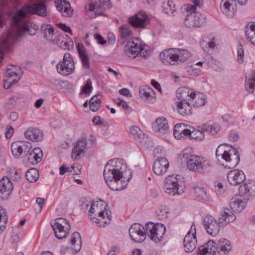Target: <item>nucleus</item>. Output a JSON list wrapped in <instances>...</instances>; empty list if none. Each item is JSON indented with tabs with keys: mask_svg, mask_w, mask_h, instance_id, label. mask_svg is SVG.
<instances>
[{
	"mask_svg": "<svg viewBox=\"0 0 255 255\" xmlns=\"http://www.w3.org/2000/svg\"><path fill=\"white\" fill-rule=\"evenodd\" d=\"M52 42L55 43L63 49L69 50L73 46V41L67 35L65 34L58 35L52 40Z\"/></svg>",
	"mask_w": 255,
	"mask_h": 255,
	"instance_id": "nucleus-23",
	"label": "nucleus"
},
{
	"mask_svg": "<svg viewBox=\"0 0 255 255\" xmlns=\"http://www.w3.org/2000/svg\"><path fill=\"white\" fill-rule=\"evenodd\" d=\"M29 13L45 16L47 14L46 4L40 2L32 5H26L13 14L11 27L0 46V62L3 59V53L9 50L13 43L20 40L27 34L32 36L36 34L38 26L28 20L27 14Z\"/></svg>",
	"mask_w": 255,
	"mask_h": 255,
	"instance_id": "nucleus-1",
	"label": "nucleus"
},
{
	"mask_svg": "<svg viewBox=\"0 0 255 255\" xmlns=\"http://www.w3.org/2000/svg\"><path fill=\"white\" fill-rule=\"evenodd\" d=\"M215 190L217 195H222L225 192V189L222 183L219 182L215 183Z\"/></svg>",
	"mask_w": 255,
	"mask_h": 255,
	"instance_id": "nucleus-57",
	"label": "nucleus"
},
{
	"mask_svg": "<svg viewBox=\"0 0 255 255\" xmlns=\"http://www.w3.org/2000/svg\"><path fill=\"white\" fill-rule=\"evenodd\" d=\"M41 30L44 34V38L47 40L52 41L53 40L52 37L54 35V28L49 24H43L41 25Z\"/></svg>",
	"mask_w": 255,
	"mask_h": 255,
	"instance_id": "nucleus-44",
	"label": "nucleus"
},
{
	"mask_svg": "<svg viewBox=\"0 0 255 255\" xmlns=\"http://www.w3.org/2000/svg\"><path fill=\"white\" fill-rule=\"evenodd\" d=\"M153 129L157 132L167 133L169 130V126L167 120L164 117L157 118L152 126Z\"/></svg>",
	"mask_w": 255,
	"mask_h": 255,
	"instance_id": "nucleus-26",
	"label": "nucleus"
},
{
	"mask_svg": "<svg viewBox=\"0 0 255 255\" xmlns=\"http://www.w3.org/2000/svg\"><path fill=\"white\" fill-rule=\"evenodd\" d=\"M57 9L61 12L62 16L67 17L72 14L73 10L71 9V6L69 2L65 0H58L56 4Z\"/></svg>",
	"mask_w": 255,
	"mask_h": 255,
	"instance_id": "nucleus-32",
	"label": "nucleus"
},
{
	"mask_svg": "<svg viewBox=\"0 0 255 255\" xmlns=\"http://www.w3.org/2000/svg\"><path fill=\"white\" fill-rule=\"evenodd\" d=\"M145 229L148 236L155 243L162 240L163 236L166 231V228L163 224H154L152 222H149L145 225Z\"/></svg>",
	"mask_w": 255,
	"mask_h": 255,
	"instance_id": "nucleus-7",
	"label": "nucleus"
},
{
	"mask_svg": "<svg viewBox=\"0 0 255 255\" xmlns=\"http://www.w3.org/2000/svg\"><path fill=\"white\" fill-rule=\"evenodd\" d=\"M31 148V143L29 142L16 141L13 142L11 145L12 154L17 158L26 156L29 152Z\"/></svg>",
	"mask_w": 255,
	"mask_h": 255,
	"instance_id": "nucleus-10",
	"label": "nucleus"
},
{
	"mask_svg": "<svg viewBox=\"0 0 255 255\" xmlns=\"http://www.w3.org/2000/svg\"><path fill=\"white\" fill-rule=\"evenodd\" d=\"M190 56V53L188 50L179 48L164 49L159 54L161 61L166 65H176L182 63Z\"/></svg>",
	"mask_w": 255,
	"mask_h": 255,
	"instance_id": "nucleus-3",
	"label": "nucleus"
},
{
	"mask_svg": "<svg viewBox=\"0 0 255 255\" xmlns=\"http://www.w3.org/2000/svg\"><path fill=\"white\" fill-rule=\"evenodd\" d=\"M119 93L122 95L131 97V94L130 93L129 90L127 88H123L119 90Z\"/></svg>",
	"mask_w": 255,
	"mask_h": 255,
	"instance_id": "nucleus-64",
	"label": "nucleus"
},
{
	"mask_svg": "<svg viewBox=\"0 0 255 255\" xmlns=\"http://www.w3.org/2000/svg\"><path fill=\"white\" fill-rule=\"evenodd\" d=\"M214 242L213 251L214 254L217 252L220 255H227L231 250L232 247L230 242L226 239H221L218 241L216 244L215 241Z\"/></svg>",
	"mask_w": 255,
	"mask_h": 255,
	"instance_id": "nucleus-21",
	"label": "nucleus"
},
{
	"mask_svg": "<svg viewBox=\"0 0 255 255\" xmlns=\"http://www.w3.org/2000/svg\"><path fill=\"white\" fill-rule=\"evenodd\" d=\"M193 90L187 87L178 88L176 91L177 99L179 102H190V97L193 94Z\"/></svg>",
	"mask_w": 255,
	"mask_h": 255,
	"instance_id": "nucleus-30",
	"label": "nucleus"
},
{
	"mask_svg": "<svg viewBox=\"0 0 255 255\" xmlns=\"http://www.w3.org/2000/svg\"><path fill=\"white\" fill-rule=\"evenodd\" d=\"M193 189L197 197L205 201L209 200V197L205 188L197 186Z\"/></svg>",
	"mask_w": 255,
	"mask_h": 255,
	"instance_id": "nucleus-46",
	"label": "nucleus"
},
{
	"mask_svg": "<svg viewBox=\"0 0 255 255\" xmlns=\"http://www.w3.org/2000/svg\"><path fill=\"white\" fill-rule=\"evenodd\" d=\"M139 97L148 103H153L155 100L154 93L148 86L140 87L139 89Z\"/></svg>",
	"mask_w": 255,
	"mask_h": 255,
	"instance_id": "nucleus-29",
	"label": "nucleus"
},
{
	"mask_svg": "<svg viewBox=\"0 0 255 255\" xmlns=\"http://www.w3.org/2000/svg\"><path fill=\"white\" fill-rule=\"evenodd\" d=\"M245 88L247 91L253 93L255 88V72L252 71L250 74L246 75Z\"/></svg>",
	"mask_w": 255,
	"mask_h": 255,
	"instance_id": "nucleus-43",
	"label": "nucleus"
},
{
	"mask_svg": "<svg viewBox=\"0 0 255 255\" xmlns=\"http://www.w3.org/2000/svg\"><path fill=\"white\" fill-rule=\"evenodd\" d=\"M135 40L136 42L134 41L127 42V44L125 46V52L129 57L135 58L143 50L138 39H136Z\"/></svg>",
	"mask_w": 255,
	"mask_h": 255,
	"instance_id": "nucleus-17",
	"label": "nucleus"
},
{
	"mask_svg": "<svg viewBox=\"0 0 255 255\" xmlns=\"http://www.w3.org/2000/svg\"><path fill=\"white\" fill-rule=\"evenodd\" d=\"M74 147L71 152V158L74 160H78L81 154L85 153L87 143L86 139L84 137L79 139L74 144Z\"/></svg>",
	"mask_w": 255,
	"mask_h": 255,
	"instance_id": "nucleus-22",
	"label": "nucleus"
},
{
	"mask_svg": "<svg viewBox=\"0 0 255 255\" xmlns=\"http://www.w3.org/2000/svg\"><path fill=\"white\" fill-rule=\"evenodd\" d=\"M107 3H108V8H110L112 7V4L109 0L107 1L106 2L103 0H96L93 3L90 4L87 11L89 16L92 18L96 17L97 15H100L102 12H99V10L106 5Z\"/></svg>",
	"mask_w": 255,
	"mask_h": 255,
	"instance_id": "nucleus-18",
	"label": "nucleus"
},
{
	"mask_svg": "<svg viewBox=\"0 0 255 255\" xmlns=\"http://www.w3.org/2000/svg\"><path fill=\"white\" fill-rule=\"evenodd\" d=\"M9 172L10 174V177L13 181H17L20 179V174L15 169H10L9 170Z\"/></svg>",
	"mask_w": 255,
	"mask_h": 255,
	"instance_id": "nucleus-56",
	"label": "nucleus"
},
{
	"mask_svg": "<svg viewBox=\"0 0 255 255\" xmlns=\"http://www.w3.org/2000/svg\"><path fill=\"white\" fill-rule=\"evenodd\" d=\"M157 215L159 217L160 219H167L168 217V212L166 210H165L164 209L162 210V209H161L158 212H157Z\"/></svg>",
	"mask_w": 255,
	"mask_h": 255,
	"instance_id": "nucleus-60",
	"label": "nucleus"
},
{
	"mask_svg": "<svg viewBox=\"0 0 255 255\" xmlns=\"http://www.w3.org/2000/svg\"><path fill=\"white\" fill-rule=\"evenodd\" d=\"M214 244L212 240H210L204 245L199 246L197 255H215L213 251Z\"/></svg>",
	"mask_w": 255,
	"mask_h": 255,
	"instance_id": "nucleus-37",
	"label": "nucleus"
},
{
	"mask_svg": "<svg viewBox=\"0 0 255 255\" xmlns=\"http://www.w3.org/2000/svg\"><path fill=\"white\" fill-rule=\"evenodd\" d=\"M92 89L93 87L92 85V82L91 81H87L86 84L82 87L81 93L87 95H90Z\"/></svg>",
	"mask_w": 255,
	"mask_h": 255,
	"instance_id": "nucleus-54",
	"label": "nucleus"
},
{
	"mask_svg": "<svg viewBox=\"0 0 255 255\" xmlns=\"http://www.w3.org/2000/svg\"><path fill=\"white\" fill-rule=\"evenodd\" d=\"M169 166L168 160L165 157H160L154 161L152 169L155 174L162 175L167 171Z\"/></svg>",
	"mask_w": 255,
	"mask_h": 255,
	"instance_id": "nucleus-20",
	"label": "nucleus"
},
{
	"mask_svg": "<svg viewBox=\"0 0 255 255\" xmlns=\"http://www.w3.org/2000/svg\"><path fill=\"white\" fill-rule=\"evenodd\" d=\"M246 37L248 40L255 46V23H248L245 30Z\"/></svg>",
	"mask_w": 255,
	"mask_h": 255,
	"instance_id": "nucleus-42",
	"label": "nucleus"
},
{
	"mask_svg": "<svg viewBox=\"0 0 255 255\" xmlns=\"http://www.w3.org/2000/svg\"><path fill=\"white\" fill-rule=\"evenodd\" d=\"M236 3V0H222L220 8L226 15L232 16L234 14L233 5Z\"/></svg>",
	"mask_w": 255,
	"mask_h": 255,
	"instance_id": "nucleus-34",
	"label": "nucleus"
},
{
	"mask_svg": "<svg viewBox=\"0 0 255 255\" xmlns=\"http://www.w3.org/2000/svg\"><path fill=\"white\" fill-rule=\"evenodd\" d=\"M185 128V125L184 124L180 123L176 124L174 127L173 133L174 136L177 139H180L179 135L181 134V132L183 131V129Z\"/></svg>",
	"mask_w": 255,
	"mask_h": 255,
	"instance_id": "nucleus-53",
	"label": "nucleus"
},
{
	"mask_svg": "<svg viewBox=\"0 0 255 255\" xmlns=\"http://www.w3.org/2000/svg\"><path fill=\"white\" fill-rule=\"evenodd\" d=\"M225 145L221 144L218 146L216 151V156L218 160H220V157L224 160L226 157L227 153H228V150L225 149Z\"/></svg>",
	"mask_w": 255,
	"mask_h": 255,
	"instance_id": "nucleus-52",
	"label": "nucleus"
},
{
	"mask_svg": "<svg viewBox=\"0 0 255 255\" xmlns=\"http://www.w3.org/2000/svg\"><path fill=\"white\" fill-rule=\"evenodd\" d=\"M130 133L135 140L140 143L142 142L144 134L138 127L134 126L130 127Z\"/></svg>",
	"mask_w": 255,
	"mask_h": 255,
	"instance_id": "nucleus-45",
	"label": "nucleus"
},
{
	"mask_svg": "<svg viewBox=\"0 0 255 255\" xmlns=\"http://www.w3.org/2000/svg\"><path fill=\"white\" fill-rule=\"evenodd\" d=\"M129 23L135 28H144L149 22V17L143 11L138 13L128 18Z\"/></svg>",
	"mask_w": 255,
	"mask_h": 255,
	"instance_id": "nucleus-14",
	"label": "nucleus"
},
{
	"mask_svg": "<svg viewBox=\"0 0 255 255\" xmlns=\"http://www.w3.org/2000/svg\"><path fill=\"white\" fill-rule=\"evenodd\" d=\"M183 8L187 12L184 18V23L187 27H200L205 22V16L196 12V7L194 5L187 4Z\"/></svg>",
	"mask_w": 255,
	"mask_h": 255,
	"instance_id": "nucleus-6",
	"label": "nucleus"
},
{
	"mask_svg": "<svg viewBox=\"0 0 255 255\" xmlns=\"http://www.w3.org/2000/svg\"><path fill=\"white\" fill-rule=\"evenodd\" d=\"M164 190L165 193L172 196L181 195L183 192V190L180 189L178 179L173 175L166 178Z\"/></svg>",
	"mask_w": 255,
	"mask_h": 255,
	"instance_id": "nucleus-12",
	"label": "nucleus"
},
{
	"mask_svg": "<svg viewBox=\"0 0 255 255\" xmlns=\"http://www.w3.org/2000/svg\"><path fill=\"white\" fill-rule=\"evenodd\" d=\"M43 156V152L41 148L35 147L29 153L28 160L32 165L37 164L41 161Z\"/></svg>",
	"mask_w": 255,
	"mask_h": 255,
	"instance_id": "nucleus-35",
	"label": "nucleus"
},
{
	"mask_svg": "<svg viewBox=\"0 0 255 255\" xmlns=\"http://www.w3.org/2000/svg\"><path fill=\"white\" fill-rule=\"evenodd\" d=\"M71 245L73 246V253L76 254L78 253L81 248L82 241L80 234L77 232H74L72 235L70 240Z\"/></svg>",
	"mask_w": 255,
	"mask_h": 255,
	"instance_id": "nucleus-39",
	"label": "nucleus"
},
{
	"mask_svg": "<svg viewBox=\"0 0 255 255\" xmlns=\"http://www.w3.org/2000/svg\"><path fill=\"white\" fill-rule=\"evenodd\" d=\"M247 204V201L243 200L241 198L232 199L230 203V210L234 214L233 212L236 213L241 212L245 208Z\"/></svg>",
	"mask_w": 255,
	"mask_h": 255,
	"instance_id": "nucleus-33",
	"label": "nucleus"
},
{
	"mask_svg": "<svg viewBox=\"0 0 255 255\" xmlns=\"http://www.w3.org/2000/svg\"><path fill=\"white\" fill-rule=\"evenodd\" d=\"M144 227L138 223L133 224L129 229V235L131 239L135 243H141L146 239Z\"/></svg>",
	"mask_w": 255,
	"mask_h": 255,
	"instance_id": "nucleus-13",
	"label": "nucleus"
},
{
	"mask_svg": "<svg viewBox=\"0 0 255 255\" xmlns=\"http://www.w3.org/2000/svg\"><path fill=\"white\" fill-rule=\"evenodd\" d=\"M196 231L195 225H192L190 230L183 240L184 251L186 253H191L197 247Z\"/></svg>",
	"mask_w": 255,
	"mask_h": 255,
	"instance_id": "nucleus-11",
	"label": "nucleus"
},
{
	"mask_svg": "<svg viewBox=\"0 0 255 255\" xmlns=\"http://www.w3.org/2000/svg\"><path fill=\"white\" fill-rule=\"evenodd\" d=\"M228 182L233 186L241 185L246 180V177L242 170L234 169L230 171L227 175Z\"/></svg>",
	"mask_w": 255,
	"mask_h": 255,
	"instance_id": "nucleus-16",
	"label": "nucleus"
},
{
	"mask_svg": "<svg viewBox=\"0 0 255 255\" xmlns=\"http://www.w3.org/2000/svg\"><path fill=\"white\" fill-rule=\"evenodd\" d=\"M25 137L32 141H39L43 137V132L38 128H31L26 130L24 132Z\"/></svg>",
	"mask_w": 255,
	"mask_h": 255,
	"instance_id": "nucleus-31",
	"label": "nucleus"
},
{
	"mask_svg": "<svg viewBox=\"0 0 255 255\" xmlns=\"http://www.w3.org/2000/svg\"><path fill=\"white\" fill-rule=\"evenodd\" d=\"M190 102L192 106L199 107L206 104L207 98L204 94L193 91V94L190 97Z\"/></svg>",
	"mask_w": 255,
	"mask_h": 255,
	"instance_id": "nucleus-28",
	"label": "nucleus"
},
{
	"mask_svg": "<svg viewBox=\"0 0 255 255\" xmlns=\"http://www.w3.org/2000/svg\"><path fill=\"white\" fill-rule=\"evenodd\" d=\"M57 72L63 75H68L73 73L75 66L71 55L65 53L63 56V61L57 65Z\"/></svg>",
	"mask_w": 255,
	"mask_h": 255,
	"instance_id": "nucleus-9",
	"label": "nucleus"
},
{
	"mask_svg": "<svg viewBox=\"0 0 255 255\" xmlns=\"http://www.w3.org/2000/svg\"><path fill=\"white\" fill-rule=\"evenodd\" d=\"M27 180L30 183L36 181L39 178L38 171L35 168H31L26 173Z\"/></svg>",
	"mask_w": 255,
	"mask_h": 255,
	"instance_id": "nucleus-48",
	"label": "nucleus"
},
{
	"mask_svg": "<svg viewBox=\"0 0 255 255\" xmlns=\"http://www.w3.org/2000/svg\"><path fill=\"white\" fill-rule=\"evenodd\" d=\"M201 46L204 51H208L209 48L213 49L215 46V43L213 41L206 42L203 41L201 42Z\"/></svg>",
	"mask_w": 255,
	"mask_h": 255,
	"instance_id": "nucleus-55",
	"label": "nucleus"
},
{
	"mask_svg": "<svg viewBox=\"0 0 255 255\" xmlns=\"http://www.w3.org/2000/svg\"><path fill=\"white\" fill-rule=\"evenodd\" d=\"M182 157L190 170L199 173H204L210 171V161L204 157L189 154L188 149L183 150Z\"/></svg>",
	"mask_w": 255,
	"mask_h": 255,
	"instance_id": "nucleus-4",
	"label": "nucleus"
},
{
	"mask_svg": "<svg viewBox=\"0 0 255 255\" xmlns=\"http://www.w3.org/2000/svg\"><path fill=\"white\" fill-rule=\"evenodd\" d=\"M119 35L121 43L124 44L129 41L133 35V32L128 24H123L119 28Z\"/></svg>",
	"mask_w": 255,
	"mask_h": 255,
	"instance_id": "nucleus-27",
	"label": "nucleus"
},
{
	"mask_svg": "<svg viewBox=\"0 0 255 255\" xmlns=\"http://www.w3.org/2000/svg\"><path fill=\"white\" fill-rule=\"evenodd\" d=\"M16 68H8L5 73V78L3 80L4 89H9L13 84L17 83L20 77L15 71Z\"/></svg>",
	"mask_w": 255,
	"mask_h": 255,
	"instance_id": "nucleus-19",
	"label": "nucleus"
},
{
	"mask_svg": "<svg viewBox=\"0 0 255 255\" xmlns=\"http://www.w3.org/2000/svg\"><path fill=\"white\" fill-rule=\"evenodd\" d=\"M6 129L5 137L7 139L10 138L13 134L14 128L11 126H7Z\"/></svg>",
	"mask_w": 255,
	"mask_h": 255,
	"instance_id": "nucleus-61",
	"label": "nucleus"
},
{
	"mask_svg": "<svg viewBox=\"0 0 255 255\" xmlns=\"http://www.w3.org/2000/svg\"><path fill=\"white\" fill-rule=\"evenodd\" d=\"M203 128L201 129H203V130L205 131V133L207 132L209 134H211L212 135L217 134L220 129L219 125L217 124H214L212 125L204 124L203 125Z\"/></svg>",
	"mask_w": 255,
	"mask_h": 255,
	"instance_id": "nucleus-49",
	"label": "nucleus"
},
{
	"mask_svg": "<svg viewBox=\"0 0 255 255\" xmlns=\"http://www.w3.org/2000/svg\"><path fill=\"white\" fill-rule=\"evenodd\" d=\"M163 6L164 12L169 15H174V12H176V5L172 1H168L167 3H164Z\"/></svg>",
	"mask_w": 255,
	"mask_h": 255,
	"instance_id": "nucleus-50",
	"label": "nucleus"
},
{
	"mask_svg": "<svg viewBox=\"0 0 255 255\" xmlns=\"http://www.w3.org/2000/svg\"><path fill=\"white\" fill-rule=\"evenodd\" d=\"M178 113L182 116L192 115V105L190 102H178L177 105Z\"/></svg>",
	"mask_w": 255,
	"mask_h": 255,
	"instance_id": "nucleus-36",
	"label": "nucleus"
},
{
	"mask_svg": "<svg viewBox=\"0 0 255 255\" xmlns=\"http://www.w3.org/2000/svg\"><path fill=\"white\" fill-rule=\"evenodd\" d=\"M122 162L123 160L116 158L110 160L106 163L103 175L107 184L115 178L123 177L125 165Z\"/></svg>",
	"mask_w": 255,
	"mask_h": 255,
	"instance_id": "nucleus-5",
	"label": "nucleus"
},
{
	"mask_svg": "<svg viewBox=\"0 0 255 255\" xmlns=\"http://www.w3.org/2000/svg\"><path fill=\"white\" fill-rule=\"evenodd\" d=\"M58 25L59 27L62 29L64 32H69L72 34V31L70 27L67 26L65 24L59 23L58 24Z\"/></svg>",
	"mask_w": 255,
	"mask_h": 255,
	"instance_id": "nucleus-62",
	"label": "nucleus"
},
{
	"mask_svg": "<svg viewBox=\"0 0 255 255\" xmlns=\"http://www.w3.org/2000/svg\"><path fill=\"white\" fill-rule=\"evenodd\" d=\"M239 138V135L238 133L236 131H232L229 134V139L232 141H236Z\"/></svg>",
	"mask_w": 255,
	"mask_h": 255,
	"instance_id": "nucleus-59",
	"label": "nucleus"
},
{
	"mask_svg": "<svg viewBox=\"0 0 255 255\" xmlns=\"http://www.w3.org/2000/svg\"><path fill=\"white\" fill-rule=\"evenodd\" d=\"M239 194L241 196L246 198L255 196V181L245 180L239 188Z\"/></svg>",
	"mask_w": 255,
	"mask_h": 255,
	"instance_id": "nucleus-15",
	"label": "nucleus"
},
{
	"mask_svg": "<svg viewBox=\"0 0 255 255\" xmlns=\"http://www.w3.org/2000/svg\"><path fill=\"white\" fill-rule=\"evenodd\" d=\"M8 216L5 210L0 206V235L6 227Z\"/></svg>",
	"mask_w": 255,
	"mask_h": 255,
	"instance_id": "nucleus-47",
	"label": "nucleus"
},
{
	"mask_svg": "<svg viewBox=\"0 0 255 255\" xmlns=\"http://www.w3.org/2000/svg\"><path fill=\"white\" fill-rule=\"evenodd\" d=\"M13 184L7 177H4L0 180V192L1 194L7 192V194L13 190Z\"/></svg>",
	"mask_w": 255,
	"mask_h": 255,
	"instance_id": "nucleus-41",
	"label": "nucleus"
},
{
	"mask_svg": "<svg viewBox=\"0 0 255 255\" xmlns=\"http://www.w3.org/2000/svg\"><path fill=\"white\" fill-rule=\"evenodd\" d=\"M236 217L229 208H224L220 212L218 222L211 215L206 216L204 219V226L207 233L212 236H216L220 231V227H225L228 223L233 222Z\"/></svg>",
	"mask_w": 255,
	"mask_h": 255,
	"instance_id": "nucleus-2",
	"label": "nucleus"
},
{
	"mask_svg": "<svg viewBox=\"0 0 255 255\" xmlns=\"http://www.w3.org/2000/svg\"><path fill=\"white\" fill-rule=\"evenodd\" d=\"M203 125L199 126L197 129H195L193 127H191V133L189 138L193 139L196 141H202L205 138V131L203 129Z\"/></svg>",
	"mask_w": 255,
	"mask_h": 255,
	"instance_id": "nucleus-40",
	"label": "nucleus"
},
{
	"mask_svg": "<svg viewBox=\"0 0 255 255\" xmlns=\"http://www.w3.org/2000/svg\"><path fill=\"white\" fill-rule=\"evenodd\" d=\"M240 160L238 151L234 148L228 150V153H227L226 157L224 159L228 163L229 168H235L239 164Z\"/></svg>",
	"mask_w": 255,
	"mask_h": 255,
	"instance_id": "nucleus-24",
	"label": "nucleus"
},
{
	"mask_svg": "<svg viewBox=\"0 0 255 255\" xmlns=\"http://www.w3.org/2000/svg\"><path fill=\"white\" fill-rule=\"evenodd\" d=\"M60 174L62 175L67 172H72L69 167H67L65 165H62L59 168Z\"/></svg>",
	"mask_w": 255,
	"mask_h": 255,
	"instance_id": "nucleus-63",
	"label": "nucleus"
},
{
	"mask_svg": "<svg viewBox=\"0 0 255 255\" xmlns=\"http://www.w3.org/2000/svg\"><path fill=\"white\" fill-rule=\"evenodd\" d=\"M131 176L130 177H128L127 179L125 177L117 178L110 181L107 184L108 187L113 191H121L124 189L128 185V182L130 179Z\"/></svg>",
	"mask_w": 255,
	"mask_h": 255,
	"instance_id": "nucleus-25",
	"label": "nucleus"
},
{
	"mask_svg": "<svg viewBox=\"0 0 255 255\" xmlns=\"http://www.w3.org/2000/svg\"><path fill=\"white\" fill-rule=\"evenodd\" d=\"M54 231V234L58 239L65 238L70 230L71 226L69 222L65 218H59L55 220L54 223L51 225Z\"/></svg>",
	"mask_w": 255,
	"mask_h": 255,
	"instance_id": "nucleus-8",
	"label": "nucleus"
},
{
	"mask_svg": "<svg viewBox=\"0 0 255 255\" xmlns=\"http://www.w3.org/2000/svg\"><path fill=\"white\" fill-rule=\"evenodd\" d=\"M101 100L98 98L97 95L93 96L90 101L89 106L91 110L94 112H96L99 108Z\"/></svg>",
	"mask_w": 255,
	"mask_h": 255,
	"instance_id": "nucleus-51",
	"label": "nucleus"
},
{
	"mask_svg": "<svg viewBox=\"0 0 255 255\" xmlns=\"http://www.w3.org/2000/svg\"><path fill=\"white\" fill-rule=\"evenodd\" d=\"M77 50L83 67L86 69H89L90 68L89 57L85 48L83 45L78 44Z\"/></svg>",
	"mask_w": 255,
	"mask_h": 255,
	"instance_id": "nucleus-38",
	"label": "nucleus"
},
{
	"mask_svg": "<svg viewBox=\"0 0 255 255\" xmlns=\"http://www.w3.org/2000/svg\"><path fill=\"white\" fill-rule=\"evenodd\" d=\"M90 216L91 220L92 221V222L95 223L100 227H105V225H107L108 224L106 221H101V219H99L96 217H92L91 215H90Z\"/></svg>",
	"mask_w": 255,
	"mask_h": 255,
	"instance_id": "nucleus-58",
	"label": "nucleus"
}]
</instances>
